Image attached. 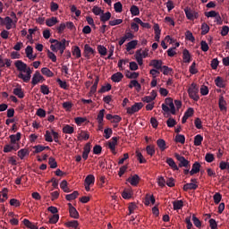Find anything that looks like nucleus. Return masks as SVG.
Instances as JSON below:
<instances>
[{"label": "nucleus", "instance_id": "nucleus-1", "mask_svg": "<svg viewBox=\"0 0 229 229\" xmlns=\"http://www.w3.org/2000/svg\"><path fill=\"white\" fill-rule=\"evenodd\" d=\"M188 94L193 101H199V87L196 83L192 82L191 84L188 89Z\"/></svg>", "mask_w": 229, "mask_h": 229}, {"label": "nucleus", "instance_id": "nucleus-2", "mask_svg": "<svg viewBox=\"0 0 229 229\" xmlns=\"http://www.w3.org/2000/svg\"><path fill=\"white\" fill-rule=\"evenodd\" d=\"M176 160L179 162V167H185L186 169H191V161L187 160L185 157L180 154L174 155Z\"/></svg>", "mask_w": 229, "mask_h": 229}, {"label": "nucleus", "instance_id": "nucleus-3", "mask_svg": "<svg viewBox=\"0 0 229 229\" xmlns=\"http://www.w3.org/2000/svg\"><path fill=\"white\" fill-rule=\"evenodd\" d=\"M144 104L141 102H136L131 107H127V114H129V115H133V114L141 110Z\"/></svg>", "mask_w": 229, "mask_h": 229}, {"label": "nucleus", "instance_id": "nucleus-4", "mask_svg": "<svg viewBox=\"0 0 229 229\" xmlns=\"http://www.w3.org/2000/svg\"><path fill=\"white\" fill-rule=\"evenodd\" d=\"M66 42L67 40H65V38L62 39L61 41L57 40V42L50 46L51 51H53L54 53H57L58 49H61L62 47H64Z\"/></svg>", "mask_w": 229, "mask_h": 229}, {"label": "nucleus", "instance_id": "nucleus-5", "mask_svg": "<svg viewBox=\"0 0 229 229\" xmlns=\"http://www.w3.org/2000/svg\"><path fill=\"white\" fill-rule=\"evenodd\" d=\"M111 140L112 141H108V148L113 155H117V151H115V146H117V140H119V137H113Z\"/></svg>", "mask_w": 229, "mask_h": 229}, {"label": "nucleus", "instance_id": "nucleus-6", "mask_svg": "<svg viewBox=\"0 0 229 229\" xmlns=\"http://www.w3.org/2000/svg\"><path fill=\"white\" fill-rule=\"evenodd\" d=\"M14 65L17 71H20V72H26V68L28 67V64H26V63L21 60H18V61H15Z\"/></svg>", "mask_w": 229, "mask_h": 229}, {"label": "nucleus", "instance_id": "nucleus-7", "mask_svg": "<svg viewBox=\"0 0 229 229\" xmlns=\"http://www.w3.org/2000/svg\"><path fill=\"white\" fill-rule=\"evenodd\" d=\"M90 55H96V50L90 47V45L86 44L84 46V56L85 58H89Z\"/></svg>", "mask_w": 229, "mask_h": 229}, {"label": "nucleus", "instance_id": "nucleus-8", "mask_svg": "<svg viewBox=\"0 0 229 229\" xmlns=\"http://www.w3.org/2000/svg\"><path fill=\"white\" fill-rule=\"evenodd\" d=\"M127 182L132 185V187H137L139 185V182H140V177L138 174H134L131 177H129L127 179Z\"/></svg>", "mask_w": 229, "mask_h": 229}, {"label": "nucleus", "instance_id": "nucleus-9", "mask_svg": "<svg viewBox=\"0 0 229 229\" xmlns=\"http://www.w3.org/2000/svg\"><path fill=\"white\" fill-rule=\"evenodd\" d=\"M200 169H201V165L199 164V162H195L191 166V170L190 171L191 176H194V174H198Z\"/></svg>", "mask_w": 229, "mask_h": 229}, {"label": "nucleus", "instance_id": "nucleus-10", "mask_svg": "<svg viewBox=\"0 0 229 229\" xmlns=\"http://www.w3.org/2000/svg\"><path fill=\"white\" fill-rule=\"evenodd\" d=\"M218 106L221 110V112H226V100H225V97L223 95H220L219 100H218Z\"/></svg>", "mask_w": 229, "mask_h": 229}, {"label": "nucleus", "instance_id": "nucleus-11", "mask_svg": "<svg viewBox=\"0 0 229 229\" xmlns=\"http://www.w3.org/2000/svg\"><path fill=\"white\" fill-rule=\"evenodd\" d=\"M184 13L189 21H194V19H198V15L192 13L191 8L184 9Z\"/></svg>", "mask_w": 229, "mask_h": 229}, {"label": "nucleus", "instance_id": "nucleus-12", "mask_svg": "<svg viewBox=\"0 0 229 229\" xmlns=\"http://www.w3.org/2000/svg\"><path fill=\"white\" fill-rule=\"evenodd\" d=\"M123 78H124V75H123L121 72H117L116 73L111 76V80L114 83H119V81H122Z\"/></svg>", "mask_w": 229, "mask_h": 229}, {"label": "nucleus", "instance_id": "nucleus-13", "mask_svg": "<svg viewBox=\"0 0 229 229\" xmlns=\"http://www.w3.org/2000/svg\"><path fill=\"white\" fill-rule=\"evenodd\" d=\"M25 53L29 60H35V58H37V55H33V47L31 46L26 47Z\"/></svg>", "mask_w": 229, "mask_h": 229}, {"label": "nucleus", "instance_id": "nucleus-14", "mask_svg": "<svg viewBox=\"0 0 229 229\" xmlns=\"http://www.w3.org/2000/svg\"><path fill=\"white\" fill-rule=\"evenodd\" d=\"M166 164L169 165V166L171 167V169H173V171H179L180 169L178 168V165H176V162H174V159H173V157H167Z\"/></svg>", "mask_w": 229, "mask_h": 229}, {"label": "nucleus", "instance_id": "nucleus-15", "mask_svg": "<svg viewBox=\"0 0 229 229\" xmlns=\"http://www.w3.org/2000/svg\"><path fill=\"white\" fill-rule=\"evenodd\" d=\"M182 189L185 192H187V191H196V189H198V184L194 182H188L183 185Z\"/></svg>", "mask_w": 229, "mask_h": 229}, {"label": "nucleus", "instance_id": "nucleus-16", "mask_svg": "<svg viewBox=\"0 0 229 229\" xmlns=\"http://www.w3.org/2000/svg\"><path fill=\"white\" fill-rule=\"evenodd\" d=\"M154 31L156 42H160V34L162 33V30H160V26L157 23L154 25Z\"/></svg>", "mask_w": 229, "mask_h": 229}, {"label": "nucleus", "instance_id": "nucleus-17", "mask_svg": "<svg viewBox=\"0 0 229 229\" xmlns=\"http://www.w3.org/2000/svg\"><path fill=\"white\" fill-rule=\"evenodd\" d=\"M182 59L184 64H191V53L187 48L182 51Z\"/></svg>", "mask_w": 229, "mask_h": 229}, {"label": "nucleus", "instance_id": "nucleus-18", "mask_svg": "<svg viewBox=\"0 0 229 229\" xmlns=\"http://www.w3.org/2000/svg\"><path fill=\"white\" fill-rule=\"evenodd\" d=\"M135 58H136V62H138V64L140 65H142V64H144V61L142 60V49H139L136 51V54H135Z\"/></svg>", "mask_w": 229, "mask_h": 229}, {"label": "nucleus", "instance_id": "nucleus-19", "mask_svg": "<svg viewBox=\"0 0 229 229\" xmlns=\"http://www.w3.org/2000/svg\"><path fill=\"white\" fill-rule=\"evenodd\" d=\"M150 65L154 66V69L162 71V60H152Z\"/></svg>", "mask_w": 229, "mask_h": 229}, {"label": "nucleus", "instance_id": "nucleus-20", "mask_svg": "<svg viewBox=\"0 0 229 229\" xmlns=\"http://www.w3.org/2000/svg\"><path fill=\"white\" fill-rule=\"evenodd\" d=\"M11 140V144H17L19 140H21V132H17L16 134H12L9 136Z\"/></svg>", "mask_w": 229, "mask_h": 229}, {"label": "nucleus", "instance_id": "nucleus-21", "mask_svg": "<svg viewBox=\"0 0 229 229\" xmlns=\"http://www.w3.org/2000/svg\"><path fill=\"white\" fill-rule=\"evenodd\" d=\"M125 76L129 80H137V78H139V72H131L127 70V71H125Z\"/></svg>", "mask_w": 229, "mask_h": 229}, {"label": "nucleus", "instance_id": "nucleus-22", "mask_svg": "<svg viewBox=\"0 0 229 229\" xmlns=\"http://www.w3.org/2000/svg\"><path fill=\"white\" fill-rule=\"evenodd\" d=\"M112 17V13L110 12H107L105 13V12H103V13L100 15V21L101 22H106L108 21H110Z\"/></svg>", "mask_w": 229, "mask_h": 229}, {"label": "nucleus", "instance_id": "nucleus-23", "mask_svg": "<svg viewBox=\"0 0 229 229\" xmlns=\"http://www.w3.org/2000/svg\"><path fill=\"white\" fill-rule=\"evenodd\" d=\"M46 24H47V26L51 28V27L55 26V24H58V18L52 17V18L47 19Z\"/></svg>", "mask_w": 229, "mask_h": 229}, {"label": "nucleus", "instance_id": "nucleus-24", "mask_svg": "<svg viewBox=\"0 0 229 229\" xmlns=\"http://www.w3.org/2000/svg\"><path fill=\"white\" fill-rule=\"evenodd\" d=\"M18 78L22 80L25 83H28V81L31 80V73L26 72V75H24V73L21 72L19 73Z\"/></svg>", "mask_w": 229, "mask_h": 229}, {"label": "nucleus", "instance_id": "nucleus-25", "mask_svg": "<svg viewBox=\"0 0 229 229\" xmlns=\"http://www.w3.org/2000/svg\"><path fill=\"white\" fill-rule=\"evenodd\" d=\"M155 205V196L147 194L145 198V205L149 207V204Z\"/></svg>", "mask_w": 229, "mask_h": 229}, {"label": "nucleus", "instance_id": "nucleus-26", "mask_svg": "<svg viewBox=\"0 0 229 229\" xmlns=\"http://www.w3.org/2000/svg\"><path fill=\"white\" fill-rule=\"evenodd\" d=\"M63 133H67L68 135H72V133H74V127L66 124L63 127Z\"/></svg>", "mask_w": 229, "mask_h": 229}, {"label": "nucleus", "instance_id": "nucleus-27", "mask_svg": "<svg viewBox=\"0 0 229 229\" xmlns=\"http://www.w3.org/2000/svg\"><path fill=\"white\" fill-rule=\"evenodd\" d=\"M173 205L174 210H182L183 208V200H174Z\"/></svg>", "mask_w": 229, "mask_h": 229}, {"label": "nucleus", "instance_id": "nucleus-28", "mask_svg": "<svg viewBox=\"0 0 229 229\" xmlns=\"http://www.w3.org/2000/svg\"><path fill=\"white\" fill-rule=\"evenodd\" d=\"M41 72L42 74H44V76H47V78H53V76H55V73H53V72H51V70H49V68L47 67L42 68Z\"/></svg>", "mask_w": 229, "mask_h": 229}, {"label": "nucleus", "instance_id": "nucleus-29", "mask_svg": "<svg viewBox=\"0 0 229 229\" xmlns=\"http://www.w3.org/2000/svg\"><path fill=\"white\" fill-rule=\"evenodd\" d=\"M139 44V41L137 40H131L127 44L126 51H131V49H135L137 47V45Z\"/></svg>", "mask_w": 229, "mask_h": 229}, {"label": "nucleus", "instance_id": "nucleus-30", "mask_svg": "<svg viewBox=\"0 0 229 229\" xmlns=\"http://www.w3.org/2000/svg\"><path fill=\"white\" fill-rule=\"evenodd\" d=\"M78 196H80V193L78 192V191H75L71 194H67L65 196V199H67V201H72V199H76Z\"/></svg>", "mask_w": 229, "mask_h": 229}, {"label": "nucleus", "instance_id": "nucleus-31", "mask_svg": "<svg viewBox=\"0 0 229 229\" xmlns=\"http://www.w3.org/2000/svg\"><path fill=\"white\" fill-rule=\"evenodd\" d=\"M14 96H17L20 99L24 98V91L21 88H15L13 89Z\"/></svg>", "mask_w": 229, "mask_h": 229}, {"label": "nucleus", "instance_id": "nucleus-32", "mask_svg": "<svg viewBox=\"0 0 229 229\" xmlns=\"http://www.w3.org/2000/svg\"><path fill=\"white\" fill-rule=\"evenodd\" d=\"M130 12L133 17H137V15H140V10L137 5H132L130 9Z\"/></svg>", "mask_w": 229, "mask_h": 229}, {"label": "nucleus", "instance_id": "nucleus-33", "mask_svg": "<svg viewBox=\"0 0 229 229\" xmlns=\"http://www.w3.org/2000/svg\"><path fill=\"white\" fill-rule=\"evenodd\" d=\"M157 147L159 148L160 151H165V140H164L163 139H158L157 140Z\"/></svg>", "mask_w": 229, "mask_h": 229}, {"label": "nucleus", "instance_id": "nucleus-34", "mask_svg": "<svg viewBox=\"0 0 229 229\" xmlns=\"http://www.w3.org/2000/svg\"><path fill=\"white\" fill-rule=\"evenodd\" d=\"M27 155H30V151L26 148H21L18 151V157L21 160H23L24 157H27Z\"/></svg>", "mask_w": 229, "mask_h": 229}, {"label": "nucleus", "instance_id": "nucleus-35", "mask_svg": "<svg viewBox=\"0 0 229 229\" xmlns=\"http://www.w3.org/2000/svg\"><path fill=\"white\" fill-rule=\"evenodd\" d=\"M23 225H25L27 228H30V229H38V227L35 224L31 223L27 218L23 219Z\"/></svg>", "mask_w": 229, "mask_h": 229}, {"label": "nucleus", "instance_id": "nucleus-36", "mask_svg": "<svg viewBox=\"0 0 229 229\" xmlns=\"http://www.w3.org/2000/svg\"><path fill=\"white\" fill-rule=\"evenodd\" d=\"M48 164L51 169H56L58 167V163H56V159H55V157H50L48 158Z\"/></svg>", "mask_w": 229, "mask_h": 229}, {"label": "nucleus", "instance_id": "nucleus-37", "mask_svg": "<svg viewBox=\"0 0 229 229\" xmlns=\"http://www.w3.org/2000/svg\"><path fill=\"white\" fill-rule=\"evenodd\" d=\"M72 55H73V56H76V58H81V49H80V47L75 46L73 47Z\"/></svg>", "mask_w": 229, "mask_h": 229}, {"label": "nucleus", "instance_id": "nucleus-38", "mask_svg": "<svg viewBox=\"0 0 229 229\" xmlns=\"http://www.w3.org/2000/svg\"><path fill=\"white\" fill-rule=\"evenodd\" d=\"M97 49H98L99 55H101V56H106L107 50H106V47L105 46L98 45Z\"/></svg>", "mask_w": 229, "mask_h": 229}, {"label": "nucleus", "instance_id": "nucleus-39", "mask_svg": "<svg viewBox=\"0 0 229 229\" xmlns=\"http://www.w3.org/2000/svg\"><path fill=\"white\" fill-rule=\"evenodd\" d=\"M99 83V77H97L94 84L90 88V94H96V91L98 90V85Z\"/></svg>", "mask_w": 229, "mask_h": 229}, {"label": "nucleus", "instance_id": "nucleus-40", "mask_svg": "<svg viewBox=\"0 0 229 229\" xmlns=\"http://www.w3.org/2000/svg\"><path fill=\"white\" fill-rule=\"evenodd\" d=\"M69 212H70V216L73 219H78L80 217V213H78V210L76 209V208H72V209H69Z\"/></svg>", "mask_w": 229, "mask_h": 229}, {"label": "nucleus", "instance_id": "nucleus-41", "mask_svg": "<svg viewBox=\"0 0 229 229\" xmlns=\"http://www.w3.org/2000/svg\"><path fill=\"white\" fill-rule=\"evenodd\" d=\"M203 142V136L200 134H198L194 137V146H201V143Z\"/></svg>", "mask_w": 229, "mask_h": 229}, {"label": "nucleus", "instance_id": "nucleus-42", "mask_svg": "<svg viewBox=\"0 0 229 229\" xmlns=\"http://www.w3.org/2000/svg\"><path fill=\"white\" fill-rule=\"evenodd\" d=\"M215 84L219 89L225 88V81H223V78H221V77H216V79L215 80Z\"/></svg>", "mask_w": 229, "mask_h": 229}, {"label": "nucleus", "instance_id": "nucleus-43", "mask_svg": "<svg viewBox=\"0 0 229 229\" xmlns=\"http://www.w3.org/2000/svg\"><path fill=\"white\" fill-rule=\"evenodd\" d=\"M210 31V27L208 24L203 22L201 25V35H207Z\"/></svg>", "mask_w": 229, "mask_h": 229}, {"label": "nucleus", "instance_id": "nucleus-44", "mask_svg": "<svg viewBox=\"0 0 229 229\" xmlns=\"http://www.w3.org/2000/svg\"><path fill=\"white\" fill-rule=\"evenodd\" d=\"M81 139H84V140H89V139H90V136L89 135V133L81 131L80 133H79V136H78V140H81Z\"/></svg>", "mask_w": 229, "mask_h": 229}, {"label": "nucleus", "instance_id": "nucleus-45", "mask_svg": "<svg viewBox=\"0 0 229 229\" xmlns=\"http://www.w3.org/2000/svg\"><path fill=\"white\" fill-rule=\"evenodd\" d=\"M56 82L58 83L61 89H64V90H67V89H69V85H67V81H64L61 79H57Z\"/></svg>", "mask_w": 229, "mask_h": 229}, {"label": "nucleus", "instance_id": "nucleus-46", "mask_svg": "<svg viewBox=\"0 0 229 229\" xmlns=\"http://www.w3.org/2000/svg\"><path fill=\"white\" fill-rule=\"evenodd\" d=\"M95 180H96V178L94 177V175L89 174L85 179V184L86 185H92V183H94Z\"/></svg>", "mask_w": 229, "mask_h": 229}, {"label": "nucleus", "instance_id": "nucleus-47", "mask_svg": "<svg viewBox=\"0 0 229 229\" xmlns=\"http://www.w3.org/2000/svg\"><path fill=\"white\" fill-rule=\"evenodd\" d=\"M53 131H46V134H45V140L47 142H53Z\"/></svg>", "mask_w": 229, "mask_h": 229}, {"label": "nucleus", "instance_id": "nucleus-48", "mask_svg": "<svg viewBox=\"0 0 229 229\" xmlns=\"http://www.w3.org/2000/svg\"><path fill=\"white\" fill-rule=\"evenodd\" d=\"M213 199H214V202L216 203V205H219V203L221 202V199H223V196L221 195V193L216 192L213 196Z\"/></svg>", "mask_w": 229, "mask_h": 229}, {"label": "nucleus", "instance_id": "nucleus-49", "mask_svg": "<svg viewBox=\"0 0 229 229\" xmlns=\"http://www.w3.org/2000/svg\"><path fill=\"white\" fill-rule=\"evenodd\" d=\"M132 87H135L138 90H140L141 89L140 83L135 80L131 81V83L129 84V89H131Z\"/></svg>", "mask_w": 229, "mask_h": 229}, {"label": "nucleus", "instance_id": "nucleus-50", "mask_svg": "<svg viewBox=\"0 0 229 229\" xmlns=\"http://www.w3.org/2000/svg\"><path fill=\"white\" fill-rule=\"evenodd\" d=\"M112 133H114V131L112 128H106L104 130V137L108 140L110 137H112Z\"/></svg>", "mask_w": 229, "mask_h": 229}, {"label": "nucleus", "instance_id": "nucleus-51", "mask_svg": "<svg viewBox=\"0 0 229 229\" xmlns=\"http://www.w3.org/2000/svg\"><path fill=\"white\" fill-rule=\"evenodd\" d=\"M175 142H179L180 144H185V136L183 134H177L175 136Z\"/></svg>", "mask_w": 229, "mask_h": 229}, {"label": "nucleus", "instance_id": "nucleus-52", "mask_svg": "<svg viewBox=\"0 0 229 229\" xmlns=\"http://www.w3.org/2000/svg\"><path fill=\"white\" fill-rule=\"evenodd\" d=\"M192 222L197 228H201V221L196 217V215H192Z\"/></svg>", "mask_w": 229, "mask_h": 229}, {"label": "nucleus", "instance_id": "nucleus-53", "mask_svg": "<svg viewBox=\"0 0 229 229\" xmlns=\"http://www.w3.org/2000/svg\"><path fill=\"white\" fill-rule=\"evenodd\" d=\"M114 12H116V13H121V12H123V4H121V2H116L114 4Z\"/></svg>", "mask_w": 229, "mask_h": 229}, {"label": "nucleus", "instance_id": "nucleus-54", "mask_svg": "<svg viewBox=\"0 0 229 229\" xmlns=\"http://www.w3.org/2000/svg\"><path fill=\"white\" fill-rule=\"evenodd\" d=\"M103 12L105 11H103L101 7H98V5H95L92 8V13H94V15H101Z\"/></svg>", "mask_w": 229, "mask_h": 229}, {"label": "nucleus", "instance_id": "nucleus-55", "mask_svg": "<svg viewBox=\"0 0 229 229\" xmlns=\"http://www.w3.org/2000/svg\"><path fill=\"white\" fill-rule=\"evenodd\" d=\"M105 119V109H101L98 114L97 121L98 123H103Z\"/></svg>", "mask_w": 229, "mask_h": 229}, {"label": "nucleus", "instance_id": "nucleus-56", "mask_svg": "<svg viewBox=\"0 0 229 229\" xmlns=\"http://www.w3.org/2000/svg\"><path fill=\"white\" fill-rule=\"evenodd\" d=\"M161 72H163V74H165V76H167L168 74L173 73L172 68H170V67H168V66H165V65H164V66L162 67Z\"/></svg>", "mask_w": 229, "mask_h": 229}, {"label": "nucleus", "instance_id": "nucleus-57", "mask_svg": "<svg viewBox=\"0 0 229 229\" xmlns=\"http://www.w3.org/2000/svg\"><path fill=\"white\" fill-rule=\"evenodd\" d=\"M63 108H64V110H66L67 112H71L72 108V102H69V101L64 102Z\"/></svg>", "mask_w": 229, "mask_h": 229}, {"label": "nucleus", "instance_id": "nucleus-58", "mask_svg": "<svg viewBox=\"0 0 229 229\" xmlns=\"http://www.w3.org/2000/svg\"><path fill=\"white\" fill-rule=\"evenodd\" d=\"M34 153L35 154H38V153H42V151H44L46 149V148H44V145H36L33 147Z\"/></svg>", "mask_w": 229, "mask_h": 229}, {"label": "nucleus", "instance_id": "nucleus-59", "mask_svg": "<svg viewBox=\"0 0 229 229\" xmlns=\"http://www.w3.org/2000/svg\"><path fill=\"white\" fill-rule=\"evenodd\" d=\"M9 203L11 207H15L16 208L21 207V201L17 199H11Z\"/></svg>", "mask_w": 229, "mask_h": 229}, {"label": "nucleus", "instance_id": "nucleus-60", "mask_svg": "<svg viewBox=\"0 0 229 229\" xmlns=\"http://www.w3.org/2000/svg\"><path fill=\"white\" fill-rule=\"evenodd\" d=\"M146 151L148 155H150V157H153V155H155V146L148 145L146 148Z\"/></svg>", "mask_w": 229, "mask_h": 229}, {"label": "nucleus", "instance_id": "nucleus-61", "mask_svg": "<svg viewBox=\"0 0 229 229\" xmlns=\"http://www.w3.org/2000/svg\"><path fill=\"white\" fill-rule=\"evenodd\" d=\"M79 223L77 220H72V221H70L66 224V226H68L69 228H78L79 226Z\"/></svg>", "mask_w": 229, "mask_h": 229}, {"label": "nucleus", "instance_id": "nucleus-62", "mask_svg": "<svg viewBox=\"0 0 229 229\" xmlns=\"http://www.w3.org/2000/svg\"><path fill=\"white\" fill-rule=\"evenodd\" d=\"M41 93L44 94V96H47L49 94V87L47 85L43 84L40 87Z\"/></svg>", "mask_w": 229, "mask_h": 229}, {"label": "nucleus", "instance_id": "nucleus-63", "mask_svg": "<svg viewBox=\"0 0 229 229\" xmlns=\"http://www.w3.org/2000/svg\"><path fill=\"white\" fill-rule=\"evenodd\" d=\"M215 157H214V154L212 153H207L206 156H205V160L206 162H208V164H211V162L213 160H215Z\"/></svg>", "mask_w": 229, "mask_h": 229}, {"label": "nucleus", "instance_id": "nucleus-64", "mask_svg": "<svg viewBox=\"0 0 229 229\" xmlns=\"http://www.w3.org/2000/svg\"><path fill=\"white\" fill-rule=\"evenodd\" d=\"M165 179L164 178V176H158L157 178V184L159 185V187H165Z\"/></svg>", "mask_w": 229, "mask_h": 229}]
</instances>
